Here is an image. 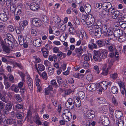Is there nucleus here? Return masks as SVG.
<instances>
[{
	"instance_id": "nucleus-1",
	"label": "nucleus",
	"mask_w": 126,
	"mask_h": 126,
	"mask_svg": "<svg viewBox=\"0 0 126 126\" xmlns=\"http://www.w3.org/2000/svg\"><path fill=\"white\" fill-rule=\"evenodd\" d=\"M0 44L1 45H4L9 47L13 48L14 47L13 44L15 43V40L11 41L10 39H5L4 40L0 39Z\"/></svg>"
},
{
	"instance_id": "nucleus-2",
	"label": "nucleus",
	"mask_w": 126,
	"mask_h": 126,
	"mask_svg": "<svg viewBox=\"0 0 126 126\" xmlns=\"http://www.w3.org/2000/svg\"><path fill=\"white\" fill-rule=\"evenodd\" d=\"M63 117L64 120L66 122L70 121L72 117L71 113L68 109L64 110L63 111Z\"/></svg>"
},
{
	"instance_id": "nucleus-3",
	"label": "nucleus",
	"mask_w": 126,
	"mask_h": 126,
	"mask_svg": "<svg viewBox=\"0 0 126 126\" xmlns=\"http://www.w3.org/2000/svg\"><path fill=\"white\" fill-rule=\"evenodd\" d=\"M31 22L33 26L39 27L42 25V21L38 18H32L31 19Z\"/></svg>"
},
{
	"instance_id": "nucleus-4",
	"label": "nucleus",
	"mask_w": 126,
	"mask_h": 126,
	"mask_svg": "<svg viewBox=\"0 0 126 126\" xmlns=\"http://www.w3.org/2000/svg\"><path fill=\"white\" fill-rule=\"evenodd\" d=\"M65 106L67 108L73 109L74 107V101L72 99L69 98L66 102Z\"/></svg>"
},
{
	"instance_id": "nucleus-5",
	"label": "nucleus",
	"mask_w": 126,
	"mask_h": 126,
	"mask_svg": "<svg viewBox=\"0 0 126 126\" xmlns=\"http://www.w3.org/2000/svg\"><path fill=\"white\" fill-rule=\"evenodd\" d=\"M99 120L101 121V123L104 126H107L109 124V119L106 116L103 115L101 116Z\"/></svg>"
},
{
	"instance_id": "nucleus-6",
	"label": "nucleus",
	"mask_w": 126,
	"mask_h": 126,
	"mask_svg": "<svg viewBox=\"0 0 126 126\" xmlns=\"http://www.w3.org/2000/svg\"><path fill=\"white\" fill-rule=\"evenodd\" d=\"M95 28L94 34L97 38H99L102 34V29L96 26Z\"/></svg>"
},
{
	"instance_id": "nucleus-7",
	"label": "nucleus",
	"mask_w": 126,
	"mask_h": 126,
	"mask_svg": "<svg viewBox=\"0 0 126 126\" xmlns=\"http://www.w3.org/2000/svg\"><path fill=\"white\" fill-rule=\"evenodd\" d=\"M95 114L94 111L92 110H90L86 112L85 116L88 118L93 119L95 117Z\"/></svg>"
},
{
	"instance_id": "nucleus-8",
	"label": "nucleus",
	"mask_w": 126,
	"mask_h": 126,
	"mask_svg": "<svg viewBox=\"0 0 126 126\" xmlns=\"http://www.w3.org/2000/svg\"><path fill=\"white\" fill-rule=\"evenodd\" d=\"M97 84L94 83H91L88 85L87 89L90 91H94L97 88Z\"/></svg>"
},
{
	"instance_id": "nucleus-9",
	"label": "nucleus",
	"mask_w": 126,
	"mask_h": 126,
	"mask_svg": "<svg viewBox=\"0 0 126 126\" xmlns=\"http://www.w3.org/2000/svg\"><path fill=\"white\" fill-rule=\"evenodd\" d=\"M106 81H103L97 84V85L99 86V88H101L104 90H106L108 87Z\"/></svg>"
},
{
	"instance_id": "nucleus-10",
	"label": "nucleus",
	"mask_w": 126,
	"mask_h": 126,
	"mask_svg": "<svg viewBox=\"0 0 126 126\" xmlns=\"http://www.w3.org/2000/svg\"><path fill=\"white\" fill-rule=\"evenodd\" d=\"M94 55L93 58L95 61H100V59L99 60V58H100V54L99 53V51L94 50Z\"/></svg>"
},
{
	"instance_id": "nucleus-11",
	"label": "nucleus",
	"mask_w": 126,
	"mask_h": 126,
	"mask_svg": "<svg viewBox=\"0 0 126 126\" xmlns=\"http://www.w3.org/2000/svg\"><path fill=\"white\" fill-rule=\"evenodd\" d=\"M111 3L109 2H105L103 4V8L107 12L111 7Z\"/></svg>"
},
{
	"instance_id": "nucleus-12",
	"label": "nucleus",
	"mask_w": 126,
	"mask_h": 126,
	"mask_svg": "<svg viewBox=\"0 0 126 126\" xmlns=\"http://www.w3.org/2000/svg\"><path fill=\"white\" fill-rule=\"evenodd\" d=\"M30 9L33 11L37 10L39 8V6L38 4L35 2L31 3L30 5Z\"/></svg>"
},
{
	"instance_id": "nucleus-13",
	"label": "nucleus",
	"mask_w": 126,
	"mask_h": 126,
	"mask_svg": "<svg viewBox=\"0 0 126 126\" xmlns=\"http://www.w3.org/2000/svg\"><path fill=\"white\" fill-rule=\"evenodd\" d=\"M108 51L106 50H102L101 52L99 51V53L100 55V58L105 59L107 57V54Z\"/></svg>"
},
{
	"instance_id": "nucleus-14",
	"label": "nucleus",
	"mask_w": 126,
	"mask_h": 126,
	"mask_svg": "<svg viewBox=\"0 0 126 126\" xmlns=\"http://www.w3.org/2000/svg\"><path fill=\"white\" fill-rule=\"evenodd\" d=\"M23 6L21 4H17L16 6L17 14L16 15H19L21 14L22 11Z\"/></svg>"
},
{
	"instance_id": "nucleus-15",
	"label": "nucleus",
	"mask_w": 126,
	"mask_h": 126,
	"mask_svg": "<svg viewBox=\"0 0 126 126\" xmlns=\"http://www.w3.org/2000/svg\"><path fill=\"white\" fill-rule=\"evenodd\" d=\"M76 53L73 52V55H75L76 53L79 54L80 55L82 54L83 51V47L81 46L79 48H76L74 50Z\"/></svg>"
},
{
	"instance_id": "nucleus-16",
	"label": "nucleus",
	"mask_w": 126,
	"mask_h": 126,
	"mask_svg": "<svg viewBox=\"0 0 126 126\" xmlns=\"http://www.w3.org/2000/svg\"><path fill=\"white\" fill-rule=\"evenodd\" d=\"M117 19H116V22L119 23L122 21L126 22V15H121Z\"/></svg>"
},
{
	"instance_id": "nucleus-17",
	"label": "nucleus",
	"mask_w": 126,
	"mask_h": 126,
	"mask_svg": "<svg viewBox=\"0 0 126 126\" xmlns=\"http://www.w3.org/2000/svg\"><path fill=\"white\" fill-rule=\"evenodd\" d=\"M41 39L40 38H38L33 41V45L36 47H38L41 45Z\"/></svg>"
},
{
	"instance_id": "nucleus-18",
	"label": "nucleus",
	"mask_w": 126,
	"mask_h": 126,
	"mask_svg": "<svg viewBox=\"0 0 126 126\" xmlns=\"http://www.w3.org/2000/svg\"><path fill=\"white\" fill-rule=\"evenodd\" d=\"M123 31L120 29L116 31H115L113 32L114 35V37H116L120 36L123 35Z\"/></svg>"
},
{
	"instance_id": "nucleus-19",
	"label": "nucleus",
	"mask_w": 126,
	"mask_h": 126,
	"mask_svg": "<svg viewBox=\"0 0 126 126\" xmlns=\"http://www.w3.org/2000/svg\"><path fill=\"white\" fill-rule=\"evenodd\" d=\"M6 13L3 12V13H1L0 14V19L3 21H6L8 19V17Z\"/></svg>"
},
{
	"instance_id": "nucleus-20",
	"label": "nucleus",
	"mask_w": 126,
	"mask_h": 126,
	"mask_svg": "<svg viewBox=\"0 0 126 126\" xmlns=\"http://www.w3.org/2000/svg\"><path fill=\"white\" fill-rule=\"evenodd\" d=\"M84 8L85 10V12L86 13H90L91 10V5L89 4H87L84 5Z\"/></svg>"
},
{
	"instance_id": "nucleus-21",
	"label": "nucleus",
	"mask_w": 126,
	"mask_h": 126,
	"mask_svg": "<svg viewBox=\"0 0 126 126\" xmlns=\"http://www.w3.org/2000/svg\"><path fill=\"white\" fill-rule=\"evenodd\" d=\"M96 44L97 45V47L98 46L99 47H103L105 46V44L103 40H98L96 42Z\"/></svg>"
},
{
	"instance_id": "nucleus-22",
	"label": "nucleus",
	"mask_w": 126,
	"mask_h": 126,
	"mask_svg": "<svg viewBox=\"0 0 126 126\" xmlns=\"http://www.w3.org/2000/svg\"><path fill=\"white\" fill-rule=\"evenodd\" d=\"M109 29L108 28L107 26L105 25L103 26L102 30V34L105 36H107V33Z\"/></svg>"
},
{
	"instance_id": "nucleus-23",
	"label": "nucleus",
	"mask_w": 126,
	"mask_h": 126,
	"mask_svg": "<svg viewBox=\"0 0 126 126\" xmlns=\"http://www.w3.org/2000/svg\"><path fill=\"white\" fill-rule=\"evenodd\" d=\"M10 88L11 90L16 93L18 92L19 91V87L15 84L12 85Z\"/></svg>"
},
{
	"instance_id": "nucleus-24",
	"label": "nucleus",
	"mask_w": 126,
	"mask_h": 126,
	"mask_svg": "<svg viewBox=\"0 0 126 126\" xmlns=\"http://www.w3.org/2000/svg\"><path fill=\"white\" fill-rule=\"evenodd\" d=\"M115 114L116 117L118 119L120 118L123 115L122 112L118 110H116Z\"/></svg>"
},
{
	"instance_id": "nucleus-25",
	"label": "nucleus",
	"mask_w": 126,
	"mask_h": 126,
	"mask_svg": "<svg viewBox=\"0 0 126 126\" xmlns=\"http://www.w3.org/2000/svg\"><path fill=\"white\" fill-rule=\"evenodd\" d=\"M78 98L79 99H82L85 97V95L84 92L82 91H80L78 93Z\"/></svg>"
},
{
	"instance_id": "nucleus-26",
	"label": "nucleus",
	"mask_w": 126,
	"mask_h": 126,
	"mask_svg": "<svg viewBox=\"0 0 126 126\" xmlns=\"http://www.w3.org/2000/svg\"><path fill=\"white\" fill-rule=\"evenodd\" d=\"M108 50L110 52H114L115 51L117 50L115 48V46L113 44H111L110 46H108Z\"/></svg>"
},
{
	"instance_id": "nucleus-27",
	"label": "nucleus",
	"mask_w": 126,
	"mask_h": 126,
	"mask_svg": "<svg viewBox=\"0 0 126 126\" xmlns=\"http://www.w3.org/2000/svg\"><path fill=\"white\" fill-rule=\"evenodd\" d=\"M6 123L8 125H12L16 123V121L15 119L12 118L8 119L6 120Z\"/></svg>"
},
{
	"instance_id": "nucleus-28",
	"label": "nucleus",
	"mask_w": 126,
	"mask_h": 126,
	"mask_svg": "<svg viewBox=\"0 0 126 126\" xmlns=\"http://www.w3.org/2000/svg\"><path fill=\"white\" fill-rule=\"evenodd\" d=\"M96 101L100 104H103L106 102L105 99L103 97H98L96 99Z\"/></svg>"
},
{
	"instance_id": "nucleus-29",
	"label": "nucleus",
	"mask_w": 126,
	"mask_h": 126,
	"mask_svg": "<svg viewBox=\"0 0 126 126\" xmlns=\"http://www.w3.org/2000/svg\"><path fill=\"white\" fill-rule=\"evenodd\" d=\"M119 12L116 11L112 14V18L115 19V21L116 22V19H117L119 17H120V15L119 14Z\"/></svg>"
},
{
	"instance_id": "nucleus-30",
	"label": "nucleus",
	"mask_w": 126,
	"mask_h": 126,
	"mask_svg": "<svg viewBox=\"0 0 126 126\" xmlns=\"http://www.w3.org/2000/svg\"><path fill=\"white\" fill-rule=\"evenodd\" d=\"M88 46L89 48L92 49H93L94 48H98L97 45L95 43L91 42L88 44Z\"/></svg>"
},
{
	"instance_id": "nucleus-31",
	"label": "nucleus",
	"mask_w": 126,
	"mask_h": 126,
	"mask_svg": "<svg viewBox=\"0 0 126 126\" xmlns=\"http://www.w3.org/2000/svg\"><path fill=\"white\" fill-rule=\"evenodd\" d=\"M75 99V100H74V104L77 107H79L81 105V101L79 99H78V97H76V98Z\"/></svg>"
},
{
	"instance_id": "nucleus-32",
	"label": "nucleus",
	"mask_w": 126,
	"mask_h": 126,
	"mask_svg": "<svg viewBox=\"0 0 126 126\" xmlns=\"http://www.w3.org/2000/svg\"><path fill=\"white\" fill-rule=\"evenodd\" d=\"M9 111L5 110V109L4 108L0 109V114H2L5 116L7 115L9 113Z\"/></svg>"
},
{
	"instance_id": "nucleus-33",
	"label": "nucleus",
	"mask_w": 126,
	"mask_h": 126,
	"mask_svg": "<svg viewBox=\"0 0 126 126\" xmlns=\"http://www.w3.org/2000/svg\"><path fill=\"white\" fill-rule=\"evenodd\" d=\"M5 107V110H8L9 111L12 108V103L11 102H7Z\"/></svg>"
},
{
	"instance_id": "nucleus-34",
	"label": "nucleus",
	"mask_w": 126,
	"mask_h": 126,
	"mask_svg": "<svg viewBox=\"0 0 126 126\" xmlns=\"http://www.w3.org/2000/svg\"><path fill=\"white\" fill-rule=\"evenodd\" d=\"M10 10L11 12L13 13H14L15 14V12L16 10V7L15 4L12 3V5L10 7Z\"/></svg>"
},
{
	"instance_id": "nucleus-35",
	"label": "nucleus",
	"mask_w": 126,
	"mask_h": 126,
	"mask_svg": "<svg viewBox=\"0 0 126 126\" xmlns=\"http://www.w3.org/2000/svg\"><path fill=\"white\" fill-rule=\"evenodd\" d=\"M0 99L3 102L7 103L8 101V98L6 95L2 94L0 97Z\"/></svg>"
},
{
	"instance_id": "nucleus-36",
	"label": "nucleus",
	"mask_w": 126,
	"mask_h": 126,
	"mask_svg": "<svg viewBox=\"0 0 126 126\" xmlns=\"http://www.w3.org/2000/svg\"><path fill=\"white\" fill-rule=\"evenodd\" d=\"M39 75L41 76L43 79L45 80H46L47 78V77L46 72H44L42 73L41 72H39Z\"/></svg>"
},
{
	"instance_id": "nucleus-37",
	"label": "nucleus",
	"mask_w": 126,
	"mask_h": 126,
	"mask_svg": "<svg viewBox=\"0 0 126 126\" xmlns=\"http://www.w3.org/2000/svg\"><path fill=\"white\" fill-rule=\"evenodd\" d=\"M4 51L7 53H9L10 51V49L8 47V46L4 45H1Z\"/></svg>"
},
{
	"instance_id": "nucleus-38",
	"label": "nucleus",
	"mask_w": 126,
	"mask_h": 126,
	"mask_svg": "<svg viewBox=\"0 0 126 126\" xmlns=\"http://www.w3.org/2000/svg\"><path fill=\"white\" fill-rule=\"evenodd\" d=\"M111 91L113 94H117L118 92L117 87L116 86H114L112 87L111 88Z\"/></svg>"
},
{
	"instance_id": "nucleus-39",
	"label": "nucleus",
	"mask_w": 126,
	"mask_h": 126,
	"mask_svg": "<svg viewBox=\"0 0 126 126\" xmlns=\"http://www.w3.org/2000/svg\"><path fill=\"white\" fill-rule=\"evenodd\" d=\"M88 20H89L90 23L91 24L93 23L94 22V16L91 14L88 15Z\"/></svg>"
},
{
	"instance_id": "nucleus-40",
	"label": "nucleus",
	"mask_w": 126,
	"mask_h": 126,
	"mask_svg": "<svg viewBox=\"0 0 126 126\" xmlns=\"http://www.w3.org/2000/svg\"><path fill=\"white\" fill-rule=\"evenodd\" d=\"M110 69L108 68L107 69L103 68V71L101 73L102 74L105 76H107L108 74L109 70Z\"/></svg>"
},
{
	"instance_id": "nucleus-41",
	"label": "nucleus",
	"mask_w": 126,
	"mask_h": 126,
	"mask_svg": "<svg viewBox=\"0 0 126 126\" xmlns=\"http://www.w3.org/2000/svg\"><path fill=\"white\" fill-rule=\"evenodd\" d=\"M119 37L118 39V41L120 42H123L126 40L125 36H124L123 35L120 36V37Z\"/></svg>"
},
{
	"instance_id": "nucleus-42",
	"label": "nucleus",
	"mask_w": 126,
	"mask_h": 126,
	"mask_svg": "<svg viewBox=\"0 0 126 126\" xmlns=\"http://www.w3.org/2000/svg\"><path fill=\"white\" fill-rule=\"evenodd\" d=\"M5 27L4 23L0 22V32H3L4 31V28Z\"/></svg>"
},
{
	"instance_id": "nucleus-43",
	"label": "nucleus",
	"mask_w": 126,
	"mask_h": 126,
	"mask_svg": "<svg viewBox=\"0 0 126 126\" xmlns=\"http://www.w3.org/2000/svg\"><path fill=\"white\" fill-rule=\"evenodd\" d=\"M72 92L71 90H67L64 91V93L62 95L63 96L65 97L67 95L69 94Z\"/></svg>"
},
{
	"instance_id": "nucleus-44",
	"label": "nucleus",
	"mask_w": 126,
	"mask_h": 126,
	"mask_svg": "<svg viewBox=\"0 0 126 126\" xmlns=\"http://www.w3.org/2000/svg\"><path fill=\"white\" fill-rule=\"evenodd\" d=\"M95 25L94 26V28H95L96 26L99 27V26H101L102 24L101 20L100 19L97 20L95 22Z\"/></svg>"
},
{
	"instance_id": "nucleus-45",
	"label": "nucleus",
	"mask_w": 126,
	"mask_h": 126,
	"mask_svg": "<svg viewBox=\"0 0 126 126\" xmlns=\"http://www.w3.org/2000/svg\"><path fill=\"white\" fill-rule=\"evenodd\" d=\"M116 122L118 126H123L124 125V122L121 119L117 120Z\"/></svg>"
},
{
	"instance_id": "nucleus-46",
	"label": "nucleus",
	"mask_w": 126,
	"mask_h": 126,
	"mask_svg": "<svg viewBox=\"0 0 126 126\" xmlns=\"http://www.w3.org/2000/svg\"><path fill=\"white\" fill-rule=\"evenodd\" d=\"M15 96L16 99L17 101L20 102L22 101V98L19 94H16Z\"/></svg>"
},
{
	"instance_id": "nucleus-47",
	"label": "nucleus",
	"mask_w": 126,
	"mask_h": 126,
	"mask_svg": "<svg viewBox=\"0 0 126 126\" xmlns=\"http://www.w3.org/2000/svg\"><path fill=\"white\" fill-rule=\"evenodd\" d=\"M4 84L5 86V89H8L11 85V83L8 81L4 82Z\"/></svg>"
},
{
	"instance_id": "nucleus-48",
	"label": "nucleus",
	"mask_w": 126,
	"mask_h": 126,
	"mask_svg": "<svg viewBox=\"0 0 126 126\" xmlns=\"http://www.w3.org/2000/svg\"><path fill=\"white\" fill-rule=\"evenodd\" d=\"M38 67L39 70L41 71H44L45 69L44 66L42 64H38Z\"/></svg>"
},
{
	"instance_id": "nucleus-49",
	"label": "nucleus",
	"mask_w": 126,
	"mask_h": 126,
	"mask_svg": "<svg viewBox=\"0 0 126 126\" xmlns=\"http://www.w3.org/2000/svg\"><path fill=\"white\" fill-rule=\"evenodd\" d=\"M6 39H10L11 41H12L13 40H15L14 39L13 37L12 36V35L10 34H6Z\"/></svg>"
},
{
	"instance_id": "nucleus-50",
	"label": "nucleus",
	"mask_w": 126,
	"mask_h": 126,
	"mask_svg": "<svg viewBox=\"0 0 126 126\" xmlns=\"http://www.w3.org/2000/svg\"><path fill=\"white\" fill-rule=\"evenodd\" d=\"M42 20L44 22L46 23L48 22V17L45 16H42Z\"/></svg>"
},
{
	"instance_id": "nucleus-51",
	"label": "nucleus",
	"mask_w": 126,
	"mask_h": 126,
	"mask_svg": "<svg viewBox=\"0 0 126 126\" xmlns=\"http://www.w3.org/2000/svg\"><path fill=\"white\" fill-rule=\"evenodd\" d=\"M57 81L59 85L61 84L63 82L62 78L60 76L57 77Z\"/></svg>"
},
{
	"instance_id": "nucleus-52",
	"label": "nucleus",
	"mask_w": 126,
	"mask_h": 126,
	"mask_svg": "<svg viewBox=\"0 0 126 126\" xmlns=\"http://www.w3.org/2000/svg\"><path fill=\"white\" fill-rule=\"evenodd\" d=\"M0 115V123L6 120V116L2 114Z\"/></svg>"
},
{
	"instance_id": "nucleus-53",
	"label": "nucleus",
	"mask_w": 126,
	"mask_h": 126,
	"mask_svg": "<svg viewBox=\"0 0 126 126\" xmlns=\"http://www.w3.org/2000/svg\"><path fill=\"white\" fill-rule=\"evenodd\" d=\"M54 68L51 67H49L48 69V71L49 74L50 75L52 74L54 72Z\"/></svg>"
},
{
	"instance_id": "nucleus-54",
	"label": "nucleus",
	"mask_w": 126,
	"mask_h": 126,
	"mask_svg": "<svg viewBox=\"0 0 126 126\" xmlns=\"http://www.w3.org/2000/svg\"><path fill=\"white\" fill-rule=\"evenodd\" d=\"M116 11L115 8L112 7L107 11L109 13L113 14Z\"/></svg>"
},
{
	"instance_id": "nucleus-55",
	"label": "nucleus",
	"mask_w": 126,
	"mask_h": 126,
	"mask_svg": "<svg viewBox=\"0 0 126 126\" xmlns=\"http://www.w3.org/2000/svg\"><path fill=\"white\" fill-rule=\"evenodd\" d=\"M21 113H22L20 114V113H19L17 112L16 113V116L17 118L21 119L24 118L22 114H21Z\"/></svg>"
},
{
	"instance_id": "nucleus-56",
	"label": "nucleus",
	"mask_w": 126,
	"mask_h": 126,
	"mask_svg": "<svg viewBox=\"0 0 126 126\" xmlns=\"http://www.w3.org/2000/svg\"><path fill=\"white\" fill-rule=\"evenodd\" d=\"M69 31L72 34L76 32L73 26L69 28Z\"/></svg>"
},
{
	"instance_id": "nucleus-57",
	"label": "nucleus",
	"mask_w": 126,
	"mask_h": 126,
	"mask_svg": "<svg viewBox=\"0 0 126 126\" xmlns=\"http://www.w3.org/2000/svg\"><path fill=\"white\" fill-rule=\"evenodd\" d=\"M110 77L112 79L115 80L117 78V75L116 73L111 74L110 75Z\"/></svg>"
},
{
	"instance_id": "nucleus-58",
	"label": "nucleus",
	"mask_w": 126,
	"mask_h": 126,
	"mask_svg": "<svg viewBox=\"0 0 126 126\" xmlns=\"http://www.w3.org/2000/svg\"><path fill=\"white\" fill-rule=\"evenodd\" d=\"M51 83L53 86H54L56 87H58V85L56 81L54 80H52L51 81Z\"/></svg>"
},
{
	"instance_id": "nucleus-59",
	"label": "nucleus",
	"mask_w": 126,
	"mask_h": 126,
	"mask_svg": "<svg viewBox=\"0 0 126 126\" xmlns=\"http://www.w3.org/2000/svg\"><path fill=\"white\" fill-rule=\"evenodd\" d=\"M83 66L84 68H87L89 66V64L87 61H85L83 62Z\"/></svg>"
},
{
	"instance_id": "nucleus-60",
	"label": "nucleus",
	"mask_w": 126,
	"mask_h": 126,
	"mask_svg": "<svg viewBox=\"0 0 126 126\" xmlns=\"http://www.w3.org/2000/svg\"><path fill=\"white\" fill-rule=\"evenodd\" d=\"M60 29L63 32L64 31L66 28L65 25V24H62L60 25Z\"/></svg>"
},
{
	"instance_id": "nucleus-61",
	"label": "nucleus",
	"mask_w": 126,
	"mask_h": 126,
	"mask_svg": "<svg viewBox=\"0 0 126 126\" xmlns=\"http://www.w3.org/2000/svg\"><path fill=\"white\" fill-rule=\"evenodd\" d=\"M108 62H109V65H108V68L110 69L113 64L114 62V61L113 60H111L110 62H109V60H108Z\"/></svg>"
},
{
	"instance_id": "nucleus-62",
	"label": "nucleus",
	"mask_w": 126,
	"mask_h": 126,
	"mask_svg": "<svg viewBox=\"0 0 126 126\" xmlns=\"http://www.w3.org/2000/svg\"><path fill=\"white\" fill-rule=\"evenodd\" d=\"M87 79L89 81L92 80L93 76L91 74H89L86 77Z\"/></svg>"
},
{
	"instance_id": "nucleus-63",
	"label": "nucleus",
	"mask_w": 126,
	"mask_h": 126,
	"mask_svg": "<svg viewBox=\"0 0 126 126\" xmlns=\"http://www.w3.org/2000/svg\"><path fill=\"white\" fill-rule=\"evenodd\" d=\"M16 108L18 109H22L23 108V107L22 105L18 104H17L15 106Z\"/></svg>"
},
{
	"instance_id": "nucleus-64",
	"label": "nucleus",
	"mask_w": 126,
	"mask_h": 126,
	"mask_svg": "<svg viewBox=\"0 0 126 126\" xmlns=\"http://www.w3.org/2000/svg\"><path fill=\"white\" fill-rule=\"evenodd\" d=\"M31 33L34 36H35L37 34V32L34 29L33 27L31 28Z\"/></svg>"
}]
</instances>
